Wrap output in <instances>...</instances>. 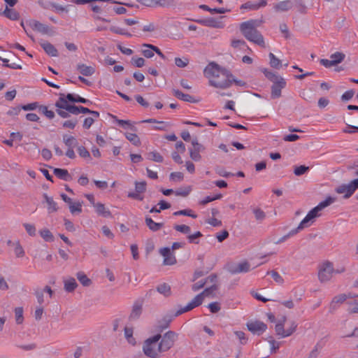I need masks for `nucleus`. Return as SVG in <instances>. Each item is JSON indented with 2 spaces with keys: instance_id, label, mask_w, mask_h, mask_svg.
<instances>
[{
  "instance_id": "1",
  "label": "nucleus",
  "mask_w": 358,
  "mask_h": 358,
  "mask_svg": "<svg viewBox=\"0 0 358 358\" xmlns=\"http://www.w3.org/2000/svg\"><path fill=\"white\" fill-rule=\"evenodd\" d=\"M203 74L208 79L210 85L216 88L248 87L245 80L237 78L229 69L215 62L209 63L205 67Z\"/></svg>"
},
{
  "instance_id": "2",
  "label": "nucleus",
  "mask_w": 358,
  "mask_h": 358,
  "mask_svg": "<svg viewBox=\"0 0 358 358\" xmlns=\"http://www.w3.org/2000/svg\"><path fill=\"white\" fill-rule=\"evenodd\" d=\"M335 198L329 196L324 201L320 202L317 206L313 208L308 213L306 216L302 220V221L299 223V226L296 228L292 229L287 234L283 236L277 241H275V243L280 244L287 241L291 236H293L298 234L301 230L310 226L311 224L314 222V220L320 215L319 214V212L323 210L324 208L333 203L335 201Z\"/></svg>"
},
{
  "instance_id": "3",
  "label": "nucleus",
  "mask_w": 358,
  "mask_h": 358,
  "mask_svg": "<svg viewBox=\"0 0 358 358\" xmlns=\"http://www.w3.org/2000/svg\"><path fill=\"white\" fill-rule=\"evenodd\" d=\"M262 20H250L240 24V30L245 38L261 47L265 46L264 37L257 29L260 26Z\"/></svg>"
},
{
  "instance_id": "4",
  "label": "nucleus",
  "mask_w": 358,
  "mask_h": 358,
  "mask_svg": "<svg viewBox=\"0 0 358 358\" xmlns=\"http://www.w3.org/2000/svg\"><path fill=\"white\" fill-rule=\"evenodd\" d=\"M78 95L73 94H59V97L55 103V106L56 107V113L62 118L69 117L71 113L67 111L66 108L62 107L64 106L65 103L61 101H65L66 104L69 106H75L72 103L78 102Z\"/></svg>"
},
{
  "instance_id": "5",
  "label": "nucleus",
  "mask_w": 358,
  "mask_h": 358,
  "mask_svg": "<svg viewBox=\"0 0 358 358\" xmlns=\"http://www.w3.org/2000/svg\"><path fill=\"white\" fill-rule=\"evenodd\" d=\"M162 337L160 334H157L152 337L147 338L143 344V352L144 355L150 358H158L159 353L162 352L159 349V341Z\"/></svg>"
},
{
  "instance_id": "6",
  "label": "nucleus",
  "mask_w": 358,
  "mask_h": 358,
  "mask_svg": "<svg viewBox=\"0 0 358 358\" xmlns=\"http://www.w3.org/2000/svg\"><path fill=\"white\" fill-rule=\"evenodd\" d=\"M20 24L22 27V28L24 29L27 35L29 37H30L32 40L34 39V38H33L32 35H31L29 34V32L28 31V30L27 29V27H30L33 30H35V31H37L43 34H51L50 28L48 26H47L36 20H26L25 22L22 21Z\"/></svg>"
},
{
  "instance_id": "7",
  "label": "nucleus",
  "mask_w": 358,
  "mask_h": 358,
  "mask_svg": "<svg viewBox=\"0 0 358 358\" xmlns=\"http://www.w3.org/2000/svg\"><path fill=\"white\" fill-rule=\"evenodd\" d=\"M178 338V334L173 331L166 332L163 336L161 337V341H159V349L162 352H167L173 345Z\"/></svg>"
},
{
  "instance_id": "8",
  "label": "nucleus",
  "mask_w": 358,
  "mask_h": 358,
  "mask_svg": "<svg viewBox=\"0 0 358 358\" xmlns=\"http://www.w3.org/2000/svg\"><path fill=\"white\" fill-rule=\"evenodd\" d=\"M265 76L273 83L272 90H281L286 87V81L278 74L268 69L263 71Z\"/></svg>"
},
{
  "instance_id": "9",
  "label": "nucleus",
  "mask_w": 358,
  "mask_h": 358,
  "mask_svg": "<svg viewBox=\"0 0 358 358\" xmlns=\"http://www.w3.org/2000/svg\"><path fill=\"white\" fill-rule=\"evenodd\" d=\"M358 189V178L352 180L348 185H341L336 187V192L338 194H345L344 198H350L353 193Z\"/></svg>"
},
{
  "instance_id": "10",
  "label": "nucleus",
  "mask_w": 358,
  "mask_h": 358,
  "mask_svg": "<svg viewBox=\"0 0 358 358\" xmlns=\"http://www.w3.org/2000/svg\"><path fill=\"white\" fill-rule=\"evenodd\" d=\"M335 270L333 264L330 262H324L320 267L318 272V278L320 282H324L329 281Z\"/></svg>"
},
{
  "instance_id": "11",
  "label": "nucleus",
  "mask_w": 358,
  "mask_h": 358,
  "mask_svg": "<svg viewBox=\"0 0 358 358\" xmlns=\"http://www.w3.org/2000/svg\"><path fill=\"white\" fill-rule=\"evenodd\" d=\"M203 297L202 296V294H197L194 298V299L191 302H189L186 306L178 309L176 312L174 316L178 317L184 313L188 312V311L192 310L193 308L199 306L203 303Z\"/></svg>"
},
{
  "instance_id": "12",
  "label": "nucleus",
  "mask_w": 358,
  "mask_h": 358,
  "mask_svg": "<svg viewBox=\"0 0 358 358\" xmlns=\"http://www.w3.org/2000/svg\"><path fill=\"white\" fill-rule=\"evenodd\" d=\"M247 327L250 331L258 335L262 334L267 329V326L265 323L258 320L248 322L247 323Z\"/></svg>"
},
{
  "instance_id": "13",
  "label": "nucleus",
  "mask_w": 358,
  "mask_h": 358,
  "mask_svg": "<svg viewBox=\"0 0 358 358\" xmlns=\"http://www.w3.org/2000/svg\"><path fill=\"white\" fill-rule=\"evenodd\" d=\"M160 254L164 257V265H173L176 263V258L169 248H163L159 250Z\"/></svg>"
},
{
  "instance_id": "14",
  "label": "nucleus",
  "mask_w": 358,
  "mask_h": 358,
  "mask_svg": "<svg viewBox=\"0 0 358 358\" xmlns=\"http://www.w3.org/2000/svg\"><path fill=\"white\" fill-rule=\"evenodd\" d=\"M173 95L184 101L189 103H199L201 98L198 96H193L189 94L184 93L182 91H174Z\"/></svg>"
},
{
  "instance_id": "15",
  "label": "nucleus",
  "mask_w": 358,
  "mask_h": 358,
  "mask_svg": "<svg viewBox=\"0 0 358 358\" xmlns=\"http://www.w3.org/2000/svg\"><path fill=\"white\" fill-rule=\"evenodd\" d=\"M62 102L66 103L65 101H62ZM62 107L66 108L67 111L71 113L70 114L73 115H78L79 113L90 114L91 110L88 108L82 106H69L67 104H64V106Z\"/></svg>"
},
{
  "instance_id": "16",
  "label": "nucleus",
  "mask_w": 358,
  "mask_h": 358,
  "mask_svg": "<svg viewBox=\"0 0 358 358\" xmlns=\"http://www.w3.org/2000/svg\"><path fill=\"white\" fill-rule=\"evenodd\" d=\"M293 7L292 1L289 0L282 1L273 5V10L277 13L287 12Z\"/></svg>"
},
{
  "instance_id": "17",
  "label": "nucleus",
  "mask_w": 358,
  "mask_h": 358,
  "mask_svg": "<svg viewBox=\"0 0 358 358\" xmlns=\"http://www.w3.org/2000/svg\"><path fill=\"white\" fill-rule=\"evenodd\" d=\"M142 302L138 301H136L132 307L131 312L129 315L130 320H137L139 318L140 315L142 313Z\"/></svg>"
},
{
  "instance_id": "18",
  "label": "nucleus",
  "mask_w": 358,
  "mask_h": 358,
  "mask_svg": "<svg viewBox=\"0 0 358 358\" xmlns=\"http://www.w3.org/2000/svg\"><path fill=\"white\" fill-rule=\"evenodd\" d=\"M77 70L85 76H90L95 72V68L93 66H87L84 64H78Z\"/></svg>"
},
{
  "instance_id": "19",
  "label": "nucleus",
  "mask_w": 358,
  "mask_h": 358,
  "mask_svg": "<svg viewBox=\"0 0 358 358\" xmlns=\"http://www.w3.org/2000/svg\"><path fill=\"white\" fill-rule=\"evenodd\" d=\"M41 47L44 51L51 57H57L58 51L55 47L49 42L43 41L41 43Z\"/></svg>"
},
{
  "instance_id": "20",
  "label": "nucleus",
  "mask_w": 358,
  "mask_h": 358,
  "mask_svg": "<svg viewBox=\"0 0 358 358\" xmlns=\"http://www.w3.org/2000/svg\"><path fill=\"white\" fill-rule=\"evenodd\" d=\"M112 117L123 129H130L133 131H137V128L133 125L130 120H120L115 115H112Z\"/></svg>"
},
{
  "instance_id": "21",
  "label": "nucleus",
  "mask_w": 358,
  "mask_h": 358,
  "mask_svg": "<svg viewBox=\"0 0 358 358\" xmlns=\"http://www.w3.org/2000/svg\"><path fill=\"white\" fill-rule=\"evenodd\" d=\"M145 222L149 229L152 231H157L164 226V223L155 222L149 216L145 217Z\"/></svg>"
},
{
  "instance_id": "22",
  "label": "nucleus",
  "mask_w": 358,
  "mask_h": 358,
  "mask_svg": "<svg viewBox=\"0 0 358 358\" xmlns=\"http://www.w3.org/2000/svg\"><path fill=\"white\" fill-rule=\"evenodd\" d=\"M53 172L54 174L59 179L65 181H69L71 180V176L66 169L55 168L54 169Z\"/></svg>"
},
{
  "instance_id": "23",
  "label": "nucleus",
  "mask_w": 358,
  "mask_h": 358,
  "mask_svg": "<svg viewBox=\"0 0 358 358\" xmlns=\"http://www.w3.org/2000/svg\"><path fill=\"white\" fill-rule=\"evenodd\" d=\"M142 54L146 58H152L155 55V50H152L153 48L157 46L148 43H143L142 45Z\"/></svg>"
},
{
  "instance_id": "24",
  "label": "nucleus",
  "mask_w": 358,
  "mask_h": 358,
  "mask_svg": "<svg viewBox=\"0 0 358 358\" xmlns=\"http://www.w3.org/2000/svg\"><path fill=\"white\" fill-rule=\"evenodd\" d=\"M94 207L99 215H101L103 217H109L112 216L110 211L109 210H106L104 204L101 203H96Z\"/></svg>"
},
{
  "instance_id": "25",
  "label": "nucleus",
  "mask_w": 358,
  "mask_h": 358,
  "mask_svg": "<svg viewBox=\"0 0 358 358\" xmlns=\"http://www.w3.org/2000/svg\"><path fill=\"white\" fill-rule=\"evenodd\" d=\"M43 197L48 203V210L49 213H52L53 212H56L57 210V204L53 200L52 197L48 196L47 194H43Z\"/></svg>"
},
{
  "instance_id": "26",
  "label": "nucleus",
  "mask_w": 358,
  "mask_h": 358,
  "mask_svg": "<svg viewBox=\"0 0 358 358\" xmlns=\"http://www.w3.org/2000/svg\"><path fill=\"white\" fill-rule=\"evenodd\" d=\"M63 142L69 148H73L78 145V141L74 136L66 134L63 136Z\"/></svg>"
},
{
  "instance_id": "27",
  "label": "nucleus",
  "mask_w": 358,
  "mask_h": 358,
  "mask_svg": "<svg viewBox=\"0 0 358 358\" xmlns=\"http://www.w3.org/2000/svg\"><path fill=\"white\" fill-rule=\"evenodd\" d=\"M77 286L78 284L73 278H70L64 281V289L68 292H73Z\"/></svg>"
},
{
  "instance_id": "28",
  "label": "nucleus",
  "mask_w": 358,
  "mask_h": 358,
  "mask_svg": "<svg viewBox=\"0 0 358 358\" xmlns=\"http://www.w3.org/2000/svg\"><path fill=\"white\" fill-rule=\"evenodd\" d=\"M250 269V265L248 262H243L238 264L237 267L231 271L232 273H246Z\"/></svg>"
},
{
  "instance_id": "29",
  "label": "nucleus",
  "mask_w": 358,
  "mask_h": 358,
  "mask_svg": "<svg viewBox=\"0 0 358 358\" xmlns=\"http://www.w3.org/2000/svg\"><path fill=\"white\" fill-rule=\"evenodd\" d=\"M156 289L159 293L163 294L164 296H169L171 294V287L167 283L159 285Z\"/></svg>"
},
{
  "instance_id": "30",
  "label": "nucleus",
  "mask_w": 358,
  "mask_h": 358,
  "mask_svg": "<svg viewBox=\"0 0 358 358\" xmlns=\"http://www.w3.org/2000/svg\"><path fill=\"white\" fill-rule=\"evenodd\" d=\"M3 15L11 20H17L20 17L19 13L13 8H6L3 13Z\"/></svg>"
},
{
  "instance_id": "31",
  "label": "nucleus",
  "mask_w": 358,
  "mask_h": 358,
  "mask_svg": "<svg viewBox=\"0 0 358 358\" xmlns=\"http://www.w3.org/2000/svg\"><path fill=\"white\" fill-rule=\"evenodd\" d=\"M346 299L347 296L345 294H341L335 296L330 304V310H334L336 308V304L342 303L346 300Z\"/></svg>"
},
{
  "instance_id": "32",
  "label": "nucleus",
  "mask_w": 358,
  "mask_h": 358,
  "mask_svg": "<svg viewBox=\"0 0 358 358\" xmlns=\"http://www.w3.org/2000/svg\"><path fill=\"white\" fill-rule=\"evenodd\" d=\"M286 320V317H282V321L277 323L275 327L276 334L285 338L284 335L286 334V329H284V322Z\"/></svg>"
},
{
  "instance_id": "33",
  "label": "nucleus",
  "mask_w": 358,
  "mask_h": 358,
  "mask_svg": "<svg viewBox=\"0 0 358 358\" xmlns=\"http://www.w3.org/2000/svg\"><path fill=\"white\" fill-rule=\"evenodd\" d=\"M78 280L85 287H88L92 284V280L82 271L76 274Z\"/></svg>"
},
{
  "instance_id": "34",
  "label": "nucleus",
  "mask_w": 358,
  "mask_h": 358,
  "mask_svg": "<svg viewBox=\"0 0 358 358\" xmlns=\"http://www.w3.org/2000/svg\"><path fill=\"white\" fill-rule=\"evenodd\" d=\"M125 137L136 146H139L141 144L139 137L136 134L127 132L125 133Z\"/></svg>"
},
{
  "instance_id": "35",
  "label": "nucleus",
  "mask_w": 358,
  "mask_h": 358,
  "mask_svg": "<svg viewBox=\"0 0 358 358\" xmlns=\"http://www.w3.org/2000/svg\"><path fill=\"white\" fill-rule=\"evenodd\" d=\"M110 2L113 3H119L121 4L122 3L113 1V0H71L72 3H74L78 5H82L85 3H95V2Z\"/></svg>"
},
{
  "instance_id": "36",
  "label": "nucleus",
  "mask_w": 358,
  "mask_h": 358,
  "mask_svg": "<svg viewBox=\"0 0 358 358\" xmlns=\"http://www.w3.org/2000/svg\"><path fill=\"white\" fill-rule=\"evenodd\" d=\"M124 336L128 343L132 345H136V339L133 336V329L125 327L124 328Z\"/></svg>"
},
{
  "instance_id": "37",
  "label": "nucleus",
  "mask_w": 358,
  "mask_h": 358,
  "mask_svg": "<svg viewBox=\"0 0 358 358\" xmlns=\"http://www.w3.org/2000/svg\"><path fill=\"white\" fill-rule=\"evenodd\" d=\"M109 29L113 33L117 34L120 35L126 36L127 37H131L132 36V34L128 32L125 29L121 28L120 27L111 26Z\"/></svg>"
},
{
  "instance_id": "38",
  "label": "nucleus",
  "mask_w": 358,
  "mask_h": 358,
  "mask_svg": "<svg viewBox=\"0 0 358 358\" xmlns=\"http://www.w3.org/2000/svg\"><path fill=\"white\" fill-rule=\"evenodd\" d=\"M200 8L204 10H206V11H208L211 13H220V14H223V13H225L227 12V10L224 8H210L209 6H206V5H201L200 6Z\"/></svg>"
},
{
  "instance_id": "39",
  "label": "nucleus",
  "mask_w": 358,
  "mask_h": 358,
  "mask_svg": "<svg viewBox=\"0 0 358 358\" xmlns=\"http://www.w3.org/2000/svg\"><path fill=\"white\" fill-rule=\"evenodd\" d=\"M41 236L47 242L54 241V236L51 231L48 229H43L39 231Z\"/></svg>"
},
{
  "instance_id": "40",
  "label": "nucleus",
  "mask_w": 358,
  "mask_h": 358,
  "mask_svg": "<svg viewBox=\"0 0 358 358\" xmlns=\"http://www.w3.org/2000/svg\"><path fill=\"white\" fill-rule=\"evenodd\" d=\"M70 212L72 214L80 213L82 212V204L80 202L73 203V201L69 205Z\"/></svg>"
},
{
  "instance_id": "41",
  "label": "nucleus",
  "mask_w": 358,
  "mask_h": 358,
  "mask_svg": "<svg viewBox=\"0 0 358 358\" xmlns=\"http://www.w3.org/2000/svg\"><path fill=\"white\" fill-rule=\"evenodd\" d=\"M173 215H175V216L185 215V216L191 217L192 218L197 217V215L193 213V211L191 209H184V210H180L176 211V212L173 213Z\"/></svg>"
},
{
  "instance_id": "42",
  "label": "nucleus",
  "mask_w": 358,
  "mask_h": 358,
  "mask_svg": "<svg viewBox=\"0 0 358 358\" xmlns=\"http://www.w3.org/2000/svg\"><path fill=\"white\" fill-rule=\"evenodd\" d=\"M131 64L135 67L141 68L145 65V60L143 57L134 56L131 59Z\"/></svg>"
},
{
  "instance_id": "43",
  "label": "nucleus",
  "mask_w": 358,
  "mask_h": 358,
  "mask_svg": "<svg viewBox=\"0 0 358 358\" xmlns=\"http://www.w3.org/2000/svg\"><path fill=\"white\" fill-rule=\"evenodd\" d=\"M15 316L17 324H20L23 322V308L22 307H17L15 308Z\"/></svg>"
},
{
  "instance_id": "44",
  "label": "nucleus",
  "mask_w": 358,
  "mask_h": 358,
  "mask_svg": "<svg viewBox=\"0 0 358 358\" xmlns=\"http://www.w3.org/2000/svg\"><path fill=\"white\" fill-rule=\"evenodd\" d=\"M270 59V65L275 69H279L281 66V62L273 53L268 55Z\"/></svg>"
},
{
  "instance_id": "45",
  "label": "nucleus",
  "mask_w": 358,
  "mask_h": 358,
  "mask_svg": "<svg viewBox=\"0 0 358 358\" xmlns=\"http://www.w3.org/2000/svg\"><path fill=\"white\" fill-rule=\"evenodd\" d=\"M267 275H271L273 280L278 284L282 285L284 283L283 278L275 271L273 270L271 271H268L266 273Z\"/></svg>"
},
{
  "instance_id": "46",
  "label": "nucleus",
  "mask_w": 358,
  "mask_h": 358,
  "mask_svg": "<svg viewBox=\"0 0 358 358\" xmlns=\"http://www.w3.org/2000/svg\"><path fill=\"white\" fill-rule=\"evenodd\" d=\"M78 152L82 158L92 159L90 152L84 146H79L78 148Z\"/></svg>"
},
{
  "instance_id": "47",
  "label": "nucleus",
  "mask_w": 358,
  "mask_h": 358,
  "mask_svg": "<svg viewBox=\"0 0 358 358\" xmlns=\"http://www.w3.org/2000/svg\"><path fill=\"white\" fill-rule=\"evenodd\" d=\"M234 334L236 335V338L239 340V342L241 345H245L248 343V338L243 331H234Z\"/></svg>"
},
{
  "instance_id": "48",
  "label": "nucleus",
  "mask_w": 358,
  "mask_h": 358,
  "mask_svg": "<svg viewBox=\"0 0 358 358\" xmlns=\"http://www.w3.org/2000/svg\"><path fill=\"white\" fill-rule=\"evenodd\" d=\"M191 190V187L187 186L176 189L174 193L176 196H187L190 193Z\"/></svg>"
},
{
  "instance_id": "49",
  "label": "nucleus",
  "mask_w": 358,
  "mask_h": 358,
  "mask_svg": "<svg viewBox=\"0 0 358 358\" xmlns=\"http://www.w3.org/2000/svg\"><path fill=\"white\" fill-rule=\"evenodd\" d=\"M150 160L156 162H162L164 160L163 157L157 152H150L148 153V157Z\"/></svg>"
},
{
  "instance_id": "50",
  "label": "nucleus",
  "mask_w": 358,
  "mask_h": 358,
  "mask_svg": "<svg viewBox=\"0 0 358 358\" xmlns=\"http://www.w3.org/2000/svg\"><path fill=\"white\" fill-rule=\"evenodd\" d=\"M252 212L258 221H262L266 217L265 213L259 208H254Z\"/></svg>"
},
{
  "instance_id": "51",
  "label": "nucleus",
  "mask_w": 358,
  "mask_h": 358,
  "mask_svg": "<svg viewBox=\"0 0 358 358\" xmlns=\"http://www.w3.org/2000/svg\"><path fill=\"white\" fill-rule=\"evenodd\" d=\"M189 64V59L186 57H176L175 64L179 68H185Z\"/></svg>"
},
{
  "instance_id": "52",
  "label": "nucleus",
  "mask_w": 358,
  "mask_h": 358,
  "mask_svg": "<svg viewBox=\"0 0 358 358\" xmlns=\"http://www.w3.org/2000/svg\"><path fill=\"white\" fill-rule=\"evenodd\" d=\"M330 58L335 64L341 63L345 58V55L339 52H336L330 56Z\"/></svg>"
},
{
  "instance_id": "53",
  "label": "nucleus",
  "mask_w": 358,
  "mask_h": 358,
  "mask_svg": "<svg viewBox=\"0 0 358 358\" xmlns=\"http://www.w3.org/2000/svg\"><path fill=\"white\" fill-rule=\"evenodd\" d=\"M218 289V285L216 284H213L209 287L206 288L201 294H202V296H209L213 294V292Z\"/></svg>"
},
{
  "instance_id": "54",
  "label": "nucleus",
  "mask_w": 358,
  "mask_h": 358,
  "mask_svg": "<svg viewBox=\"0 0 358 358\" xmlns=\"http://www.w3.org/2000/svg\"><path fill=\"white\" fill-rule=\"evenodd\" d=\"M309 170V167L306 166L305 165H301L299 166H296L294 170V173L297 176H300L305 173H306Z\"/></svg>"
},
{
  "instance_id": "55",
  "label": "nucleus",
  "mask_w": 358,
  "mask_h": 358,
  "mask_svg": "<svg viewBox=\"0 0 358 358\" xmlns=\"http://www.w3.org/2000/svg\"><path fill=\"white\" fill-rule=\"evenodd\" d=\"M202 236L203 234L200 231H196L193 234L189 235L187 239L190 243L199 244V241H196V239Z\"/></svg>"
},
{
  "instance_id": "56",
  "label": "nucleus",
  "mask_w": 358,
  "mask_h": 358,
  "mask_svg": "<svg viewBox=\"0 0 358 358\" xmlns=\"http://www.w3.org/2000/svg\"><path fill=\"white\" fill-rule=\"evenodd\" d=\"M77 123H78L77 119H71V120L64 121L62 123V127L64 128H69V129H73L76 127Z\"/></svg>"
},
{
  "instance_id": "57",
  "label": "nucleus",
  "mask_w": 358,
  "mask_h": 358,
  "mask_svg": "<svg viewBox=\"0 0 358 358\" xmlns=\"http://www.w3.org/2000/svg\"><path fill=\"white\" fill-rule=\"evenodd\" d=\"M174 229L182 234H189L191 231V229L189 226L185 224H176L174 226Z\"/></svg>"
},
{
  "instance_id": "58",
  "label": "nucleus",
  "mask_w": 358,
  "mask_h": 358,
  "mask_svg": "<svg viewBox=\"0 0 358 358\" xmlns=\"http://www.w3.org/2000/svg\"><path fill=\"white\" fill-rule=\"evenodd\" d=\"M39 106L38 102H33L25 105H22L21 108L25 111L34 110L38 108Z\"/></svg>"
},
{
  "instance_id": "59",
  "label": "nucleus",
  "mask_w": 358,
  "mask_h": 358,
  "mask_svg": "<svg viewBox=\"0 0 358 358\" xmlns=\"http://www.w3.org/2000/svg\"><path fill=\"white\" fill-rule=\"evenodd\" d=\"M135 189L138 193H143L146 190V182L145 181L143 182H135Z\"/></svg>"
},
{
  "instance_id": "60",
  "label": "nucleus",
  "mask_w": 358,
  "mask_h": 358,
  "mask_svg": "<svg viewBox=\"0 0 358 358\" xmlns=\"http://www.w3.org/2000/svg\"><path fill=\"white\" fill-rule=\"evenodd\" d=\"M189 155L192 159H193L195 162H199L201 159V156L200 155V152L199 151H196L195 149H189Z\"/></svg>"
},
{
  "instance_id": "61",
  "label": "nucleus",
  "mask_w": 358,
  "mask_h": 358,
  "mask_svg": "<svg viewBox=\"0 0 358 358\" xmlns=\"http://www.w3.org/2000/svg\"><path fill=\"white\" fill-rule=\"evenodd\" d=\"M172 320H173V317L172 316H166V317H164L162 319V320L160 322V323H161V324L159 326L160 328H162V329L167 328L169 326V324L171 323Z\"/></svg>"
},
{
  "instance_id": "62",
  "label": "nucleus",
  "mask_w": 358,
  "mask_h": 358,
  "mask_svg": "<svg viewBox=\"0 0 358 358\" xmlns=\"http://www.w3.org/2000/svg\"><path fill=\"white\" fill-rule=\"evenodd\" d=\"M24 227L29 235L31 236H34L36 235V228L34 225L25 223L24 224Z\"/></svg>"
},
{
  "instance_id": "63",
  "label": "nucleus",
  "mask_w": 358,
  "mask_h": 358,
  "mask_svg": "<svg viewBox=\"0 0 358 358\" xmlns=\"http://www.w3.org/2000/svg\"><path fill=\"white\" fill-rule=\"evenodd\" d=\"M117 48L122 54L125 55H131L134 52L131 48H126L121 44H118Z\"/></svg>"
},
{
  "instance_id": "64",
  "label": "nucleus",
  "mask_w": 358,
  "mask_h": 358,
  "mask_svg": "<svg viewBox=\"0 0 358 358\" xmlns=\"http://www.w3.org/2000/svg\"><path fill=\"white\" fill-rule=\"evenodd\" d=\"M208 308L212 313H216L220 311L221 307L218 302H213L208 305Z\"/></svg>"
}]
</instances>
